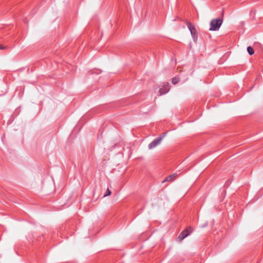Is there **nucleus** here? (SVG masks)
<instances>
[{
	"label": "nucleus",
	"instance_id": "f257e3e1",
	"mask_svg": "<svg viewBox=\"0 0 263 263\" xmlns=\"http://www.w3.org/2000/svg\"><path fill=\"white\" fill-rule=\"evenodd\" d=\"M222 23V20L221 18H216L212 20L210 23V30H218Z\"/></svg>",
	"mask_w": 263,
	"mask_h": 263
},
{
	"label": "nucleus",
	"instance_id": "f03ea898",
	"mask_svg": "<svg viewBox=\"0 0 263 263\" xmlns=\"http://www.w3.org/2000/svg\"><path fill=\"white\" fill-rule=\"evenodd\" d=\"M192 231L193 230L191 227L187 228L180 234L178 238L180 240H183L184 238L189 235Z\"/></svg>",
	"mask_w": 263,
	"mask_h": 263
},
{
	"label": "nucleus",
	"instance_id": "7ed1b4c3",
	"mask_svg": "<svg viewBox=\"0 0 263 263\" xmlns=\"http://www.w3.org/2000/svg\"><path fill=\"white\" fill-rule=\"evenodd\" d=\"M186 24L193 37L194 38L197 37V31L195 27L193 25H192V24L190 22H189L186 23Z\"/></svg>",
	"mask_w": 263,
	"mask_h": 263
},
{
	"label": "nucleus",
	"instance_id": "20e7f679",
	"mask_svg": "<svg viewBox=\"0 0 263 263\" xmlns=\"http://www.w3.org/2000/svg\"><path fill=\"white\" fill-rule=\"evenodd\" d=\"M162 139V137H159L153 140L148 145V148L152 149L156 147L157 145L159 144Z\"/></svg>",
	"mask_w": 263,
	"mask_h": 263
},
{
	"label": "nucleus",
	"instance_id": "39448f33",
	"mask_svg": "<svg viewBox=\"0 0 263 263\" xmlns=\"http://www.w3.org/2000/svg\"><path fill=\"white\" fill-rule=\"evenodd\" d=\"M170 90L169 84L168 83H164L162 87L159 90V92L161 95L167 93Z\"/></svg>",
	"mask_w": 263,
	"mask_h": 263
},
{
	"label": "nucleus",
	"instance_id": "423d86ee",
	"mask_svg": "<svg viewBox=\"0 0 263 263\" xmlns=\"http://www.w3.org/2000/svg\"><path fill=\"white\" fill-rule=\"evenodd\" d=\"M177 177V175L176 174H173L169 175L162 181V183L165 182H172L175 180Z\"/></svg>",
	"mask_w": 263,
	"mask_h": 263
},
{
	"label": "nucleus",
	"instance_id": "0eeeda50",
	"mask_svg": "<svg viewBox=\"0 0 263 263\" xmlns=\"http://www.w3.org/2000/svg\"><path fill=\"white\" fill-rule=\"evenodd\" d=\"M247 51L250 55H252L254 53L253 49L251 46H249L247 48Z\"/></svg>",
	"mask_w": 263,
	"mask_h": 263
},
{
	"label": "nucleus",
	"instance_id": "6e6552de",
	"mask_svg": "<svg viewBox=\"0 0 263 263\" xmlns=\"http://www.w3.org/2000/svg\"><path fill=\"white\" fill-rule=\"evenodd\" d=\"M179 80L178 78H174L172 79V82L173 84H176L178 83Z\"/></svg>",
	"mask_w": 263,
	"mask_h": 263
},
{
	"label": "nucleus",
	"instance_id": "1a4fd4ad",
	"mask_svg": "<svg viewBox=\"0 0 263 263\" xmlns=\"http://www.w3.org/2000/svg\"><path fill=\"white\" fill-rule=\"evenodd\" d=\"M110 194H111V191L108 189H107L106 192V194L104 195V196H108V195H110Z\"/></svg>",
	"mask_w": 263,
	"mask_h": 263
},
{
	"label": "nucleus",
	"instance_id": "9d476101",
	"mask_svg": "<svg viewBox=\"0 0 263 263\" xmlns=\"http://www.w3.org/2000/svg\"><path fill=\"white\" fill-rule=\"evenodd\" d=\"M5 46H4L3 45L0 44V49H5Z\"/></svg>",
	"mask_w": 263,
	"mask_h": 263
}]
</instances>
